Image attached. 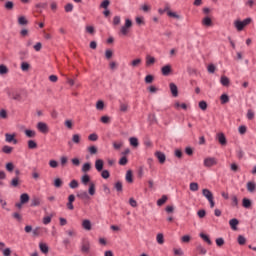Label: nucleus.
I'll use <instances>...</instances> for the list:
<instances>
[{
  "label": "nucleus",
  "mask_w": 256,
  "mask_h": 256,
  "mask_svg": "<svg viewBox=\"0 0 256 256\" xmlns=\"http://www.w3.org/2000/svg\"><path fill=\"white\" fill-rule=\"evenodd\" d=\"M131 27H133V21L127 18L125 20V24L120 28V35H123L124 37H126V35H129Z\"/></svg>",
  "instance_id": "obj_1"
},
{
  "label": "nucleus",
  "mask_w": 256,
  "mask_h": 256,
  "mask_svg": "<svg viewBox=\"0 0 256 256\" xmlns=\"http://www.w3.org/2000/svg\"><path fill=\"white\" fill-rule=\"evenodd\" d=\"M249 23H251V18H246L243 21L236 20L234 22V27H236L237 31H243V29H245Z\"/></svg>",
  "instance_id": "obj_2"
},
{
  "label": "nucleus",
  "mask_w": 256,
  "mask_h": 256,
  "mask_svg": "<svg viewBox=\"0 0 256 256\" xmlns=\"http://www.w3.org/2000/svg\"><path fill=\"white\" fill-rule=\"evenodd\" d=\"M36 129H38V131L40 133H43L44 135H47V133H49V126L45 122H38L36 125Z\"/></svg>",
  "instance_id": "obj_3"
},
{
  "label": "nucleus",
  "mask_w": 256,
  "mask_h": 256,
  "mask_svg": "<svg viewBox=\"0 0 256 256\" xmlns=\"http://www.w3.org/2000/svg\"><path fill=\"white\" fill-rule=\"evenodd\" d=\"M90 250H91V242H89V240H83L81 244V251L83 253H89Z\"/></svg>",
  "instance_id": "obj_4"
},
{
  "label": "nucleus",
  "mask_w": 256,
  "mask_h": 256,
  "mask_svg": "<svg viewBox=\"0 0 256 256\" xmlns=\"http://www.w3.org/2000/svg\"><path fill=\"white\" fill-rule=\"evenodd\" d=\"M214 165H217V159L208 157L204 160V167H213Z\"/></svg>",
  "instance_id": "obj_5"
},
{
  "label": "nucleus",
  "mask_w": 256,
  "mask_h": 256,
  "mask_svg": "<svg viewBox=\"0 0 256 256\" xmlns=\"http://www.w3.org/2000/svg\"><path fill=\"white\" fill-rule=\"evenodd\" d=\"M15 134H9V133H6L5 134V141L6 143H13V145H17L18 141L17 139H15Z\"/></svg>",
  "instance_id": "obj_6"
},
{
  "label": "nucleus",
  "mask_w": 256,
  "mask_h": 256,
  "mask_svg": "<svg viewBox=\"0 0 256 256\" xmlns=\"http://www.w3.org/2000/svg\"><path fill=\"white\" fill-rule=\"evenodd\" d=\"M216 139L218 140L220 145H227V138L225 137V134H223L222 132L217 134Z\"/></svg>",
  "instance_id": "obj_7"
},
{
  "label": "nucleus",
  "mask_w": 256,
  "mask_h": 256,
  "mask_svg": "<svg viewBox=\"0 0 256 256\" xmlns=\"http://www.w3.org/2000/svg\"><path fill=\"white\" fill-rule=\"evenodd\" d=\"M202 25L204 27H213V20L209 16H206L202 19Z\"/></svg>",
  "instance_id": "obj_8"
},
{
  "label": "nucleus",
  "mask_w": 256,
  "mask_h": 256,
  "mask_svg": "<svg viewBox=\"0 0 256 256\" xmlns=\"http://www.w3.org/2000/svg\"><path fill=\"white\" fill-rule=\"evenodd\" d=\"M155 157L158 158V161H159V163H161V164L165 163V160L167 159V157L165 156V153L160 152V151H157V152L155 153Z\"/></svg>",
  "instance_id": "obj_9"
},
{
  "label": "nucleus",
  "mask_w": 256,
  "mask_h": 256,
  "mask_svg": "<svg viewBox=\"0 0 256 256\" xmlns=\"http://www.w3.org/2000/svg\"><path fill=\"white\" fill-rule=\"evenodd\" d=\"M170 91L174 97H179V89L175 83H170Z\"/></svg>",
  "instance_id": "obj_10"
},
{
  "label": "nucleus",
  "mask_w": 256,
  "mask_h": 256,
  "mask_svg": "<svg viewBox=\"0 0 256 256\" xmlns=\"http://www.w3.org/2000/svg\"><path fill=\"white\" fill-rule=\"evenodd\" d=\"M103 165H104L103 160L97 159L95 161V169L96 171H98V173H101V171H103Z\"/></svg>",
  "instance_id": "obj_11"
},
{
  "label": "nucleus",
  "mask_w": 256,
  "mask_h": 256,
  "mask_svg": "<svg viewBox=\"0 0 256 256\" xmlns=\"http://www.w3.org/2000/svg\"><path fill=\"white\" fill-rule=\"evenodd\" d=\"M19 185H21V179H19L18 176L12 178V180L10 181V187L17 188L19 187Z\"/></svg>",
  "instance_id": "obj_12"
},
{
  "label": "nucleus",
  "mask_w": 256,
  "mask_h": 256,
  "mask_svg": "<svg viewBox=\"0 0 256 256\" xmlns=\"http://www.w3.org/2000/svg\"><path fill=\"white\" fill-rule=\"evenodd\" d=\"M202 195L207 199V201H211V199H213V193L207 188L202 190Z\"/></svg>",
  "instance_id": "obj_13"
},
{
  "label": "nucleus",
  "mask_w": 256,
  "mask_h": 256,
  "mask_svg": "<svg viewBox=\"0 0 256 256\" xmlns=\"http://www.w3.org/2000/svg\"><path fill=\"white\" fill-rule=\"evenodd\" d=\"M251 205H253V203L249 198L242 199V207H244V209H251Z\"/></svg>",
  "instance_id": "obj_14"
},
{
  "label": "nucleus",
  "mask_w": 256,
  "mask_h": 256,
  "mask_svg": "<svg viewBox=\"0 0 256 256\" xmlns=\"http://www.w3.org/2000/svg\"><path fill=\"white\" fill-rule=\"evenodd\" d=\"M246 187H247V191H249V193H255V191H256L255 182H252V181L248 182Z\"/></svg>",
  "instance_id": "obj_15"
},
{
  "label": "nucleus",
  "mask_w": 256,
  "mask_h": 256,
  "mask_svg": "<svg viewBox=\"0 0 256 256\" xmlns=\"http://www.w3.org/2000/svg\"><path fill=\"white\" fill-rule=\"evenodd\" d=\"M229 225L233 231H237V225H239V220L236 218H233L229 221Z\"/></svg>",
  "instance_id": "obj_16"
},
{
  "label": "nucleus",
  "mask_w": 256,
  "mask_h": 256,
  "mask_svg": "<svg viewBox=\"0 0 256 256\" xmlns=\"http://www.w3.org/2000/svg\"><path fill=\"white\" fill-rule=\"evenodd\" d=\"M162 71V75H164V77L169 76V74L171 73V65H165L164 67H162L161 69Z\"/></svg>",
  "instance_id": "obj_17"
},
{
  "label": "nucleus",
  "mask_w": 256,
  "mask_h": 256,
  "mask_svg": "<svg viewBox=\"0 0 256 256\" xmlns=\"http://www.w3.org/2000/svg\"><path fill=\"white\" fill-rule=\"evenodd\" d=\"M77 197L79 199H82V201H87L91 199V197H89V193H87L86 191L80 192L79 194H77Z\"/></svg>",
  "instance_id": "obj_18"
},
{
  "label": "nucleus",
  "mask_w": 256,
  "mask_h": 256,
  "mask_svg": "<svg viewBox=\"0 0 256 256\" xmlns=\"http://www.w3.org/2000/svg\"><path fill=\"white\" fill-rule=\"evenodd\" d=\"M90 182H91V177L88 174H84L81 177V183L84 184L85 186L89 185Z\"/></svg>",
  "instance_id": "obj_19"
},
{
  "label": "nucleus",
  "mask_w": 256,
  "mask_h": 256,
  "mask_svg": "<svg viewBox=\"0 0 256 256\" xmlns=\"http://www.w3.org/2000/svg\"><path fill=\"white\" fill-rule=\"evenodd\" d=\"M24 133H25L26 137H28L29 139H33L34 137L37 136V132H35V130L27 129L24 131Z\"/></svg>",
  "instance_id": "obj_20"
},
{
  "label": "nucleus",
  "mask_w": 256,
  "mask_h": 256,
  "mask_svg": "<svg viewBox=\"0 0 256 256\" xmlns=\"http://www.w3.org/2000/svg\"><path fill=\"white\" fill-rule=\"evenodd\" d=\"M154 63H155V57H153L151 55H147L146 56V66L151 67V65H154Z\"/></svg>",
  "instance_id": "obj_21"
},
{
  "label": "nucleus",
  "mask_w": 256,
  "mask_h": 256,
  "mask_svg": "<svg viewBox=\"0 0 256 256\" xmlns=\"http://www.w3.org/2000/svg\"><path fill=\"white\" fill-rule=\"evenodd\" d=\"M39 248H40V251L42 253H44V255H47V253H49V246H47V244L45 243H40L39 244Z\"/></svg>",
  "instance_id": "obj_22"
},
{
  "label": "nucleus",
  "mask_w": 256,
  "mask_h": 256,
  "mask_svg": "<svg viewBox=\"0 0 256 256\" xmlns=\"http://www.w3.org/2000/svg\"><path fill=\"white\" fill-rule=\"evenodd\" d=\"M200 237H201V239H203V241H205V243H207L208 245H213V242L211 241V238H209V236H207L205 233H200Z\"/></svg>",
  "instance_id": "obj_23"
},
{
  "label": "nucleus",
  "mask_w": 256,
  "mask_h": 256,
  "mask_svg": "<svg viewBox=\"0 0 256 256\" xmlns=\"http://www.w3.org/2000/svg\"><path fill=\"white\" fill-rule=\"evenodd\" d=\"M82 227H83V229H85L86 231H91V221H89V220H83V222H82Z\"/></svg>",
  "instance_id": "obj_24"
},
{
  "label": "nucleus",
  "mask_w": 256,
  "mask_h": 256,
  "mask_svg": "<svg viewBox=\"0 0 256 256\" xmlns=\"http://www.w3.org/2000/svg\"><path fill=\"white\" fill-rule=\"evenodd\" d=\"M2 153H5L6 155H10V153H13V147L7 146V145L3 146Z\"/></svg>",
  "instance_id": "obj_25"
},
{
  "label": "nucleus",
  "mask_w": 256,
  "mask_h": 256,
  "mask_svg": "<svg viewBox=\"0 0 256 256\" xmlns=\"http://www.w3.org/2000/svg\"><path fill=\"white\" fill-rule=\"evenodd\" d=\"M91 171V163L86 162L82 166V173H89Z\"/></svg>",
  "instance_id": "obj_26"
},
{
  "label": "nucleus",
  "mask_w": 256,
  "mask_h": 256,
  "mask_svg": "<svg viewBox=\"0 0 256 256\" xmlns=\"http://www.w3.org/2000/svg\"><path fill=\"white\" fill-rule=\"evenodd\" d=\"M20 202L22 204L29 203V194H27V193L21 194Z\"/></svg>",
  "instance_id": "obj_27"
},
{
  "label": "nucleus",
  "mask_w": 256,
  "mask_h": 256,
  "mask_svg": "<svg viewBox=\"0 0 256 256\" xmlns=\"http://www.w3.org/2000/svg\"><path fill=\"white\" fill-rule=\"evenodd\" d=\"M167 203V195H163L160 199L157 200L158 207L165 205Z\"/></svg>",
  "instance_id": "obj_28"
},
{
  "label": "nucleus",
  "mask_w": 256,
  "mask_h": 256,
  "mask_svg": "<svg viewBox=\"0 0 256 256\" xmlns=\"http://www.w3.org/2000/svg\"><path fill=\"white\" fill-rule=\"evenodd\" d=\"M87 151L90 153V155H97L98 149L97 146L92 145L87 148Z\"/></svg>",
  "instance_id": "obj_29"
},
{
  "label": "nucleus",
  "mask_w": 256,
  "mask_h": 256,
  "mask_svg": "<svg viewBox=\"0 0 256 256\" xmlns=\"http://www.w3.org/2000/svg\"><path fill=\"white\" fill-rule=\"evenodd\" d=\"M220 83L221 85H223L224 87H229V79L227 78V76H222L220 79Z\"/></svg>",
  "instance_id": "obj_30"
},
{
  "label": "nucleus",
  "mask_w": 256,
  "mask_h": 256,
  "mask_svg": "<svg viewBox=\"0 0 256 256\" xmlns=\"http://www.w3.org/2000/svg\"><path fill=\"white\" fill-rule=\"evenodd\" d=\"M41 205V199L34 197L31 202V207H39Z\"/></svg>",
  "instance_id": "obj_31"
},
{
  "label": "nucleus",
  "mask_w": 256,
  "mask_h": 256,
  "mask_svg": "<svg viewBox=\"0 0 256 256\" xmlns=\"http://www.w3.org/2000/svg\"><path fill=\"white\" fill-rule=\"evenodd\" d=\"M29 21L27 20V18H25V16H20L18 18V25H28Z\"/></svg>",
  "instance_id": "obj_32"
},
{
  "label": "nucleus",
  "mask_w": 256,
  "mask_h": 256,
  "mask_svg": "<svg viewBox=\"0 0 256 256\" xmlns=\"http://www.w3.org/2000/svg\"><path fill=\"white\" fill-rule=\"evenodd\" d=\"M4 7L5 9H7V11H13V7H15V4L13 3V1H7Z\"/></svg>",
  "instance_id": "obj_33"
},
{
  "label": "nucleus",
  "mask_w": 256,
  "mask_h": 256,
  "mask_svg": "<svg viewBox=\"0 0 256 256\" xmlns=\"http://www.w3.org/2000/svg\"><path fill=\"white\" fill-rule=\"evenodd\" d=\"M72 141L73 143H75L76 145H79L81 143V135L79 134H74L72 136Z\"/></svg>",
  "instance_id": "obj_34"
},
{
  "label": "nucleus",
  "mask_w": 256,
  "mask_h": 256,
  "mask_svg": "<svg viewBox=\"0 0 256 256\" xmlns=\"http://www.w3.org/2000/svg\"><path fill=\"white\" fill-rule=\"evenodd\" d=\"M126 181L127 183L133 182V172L131 170H128L126 173Z\"/></svg>",
  "instance_id": "obj_35"
},
{
  "label": "nucleus",
  "mask_w": 256,
  "mask_h": 256,
  "mask_svg": "<svg viewBox=\"0 0 256 256\" xmlns=\"http://www.w3.org/2000/svg\"><path fill=\"white\" fill-rule=\"evenodd\" d=\"M9 73V68L5 66V64L0 65V75H7Z\"/></svg>",
  "instance_id": "obj_36"
},
{
  "label": "nucleus",
  "mask_w": 256,
  "mask_h": 256,
  "mask_svg": "<svg viewBox=\"0 0 256 256\" xmlns=\"http://www.w3.org/2000/svg\"><path fill=\"white\" fill-rule=\"evenodd\" d=\"M89 195H95V183L90 182L89 183V189H88Z\"/></svg>",
  "instance_id": "obj_37"
},
{
  "label": "nucleus",
  "mask_w": 256,
  "mask_h": 256,
  "mask_svg": "<svg viewBox=\"0 0 256 256\" xmlns=\"http://www.w3.org/2000/svg\"><path fill=\"white\" fill-rule=\"evenodd\" d=\"M63 186V180H61V178H56L54 180V187H56L57 189L61 188Z\"/></svg>",
  "instance_id": "obj_38"
},
{
  "label": "nucleus",
  "mask_w": 256,
  "mask_h": 256,
  "mask_svg": "<svg viewBox=\"0 0 256 256\" xmlns=\"http://www.w3.org/2000/svg\"><path fill=\"white\" fill-rule=\"evenodd\" d=\"M130 145H132V147H139V140L136 137H131Z\"/></svg>",
  "instance_id": "obj_39"
},
{
  "label": "nucleus",
  "mask_w": 256,
  "mask_h": 256,
  "mask_svg": "<svg viewBox=\"0 0 256 256\" xmlns=\"http://www.w3.org/2000/svg\"><path fill=\"white\" fill-rule=\"evenodd\" d=\"M104 108H105V103L103 102V100H99L96 103V109H98V111H103Z\"/></svg>",
  "instance_id": "obj_40"
},
{
  "label": "nucleus",
  "mask_w": 256,
  "mask_h": 256,
  "mask_svg": "<svg viewBox=\"0 0 256 256\" xmlns=\"http://www.w3.org/2000/svg\"><path fill=\"white\" fill-rule=\"evenodd\" d=\"M220 101L222 105H225V103H229V96L227 94H222L220 97Z\"/></svg>",
  "instance_id": "obj_41"
},
{
  "label": "nucleus",
  "mask_w": 256,
  "mask_h": 256,
  "mask_svg": "<svg viewBox=\"0 0 256 256\" xmlns=\"http://www.w3.org/2000/svg\"><path fill=\"white\" fill-rule=\"evenodd\" d=\"M114 187L116 191H118V193H121V191H123V183H121V181L116 182Z\"/></svg>",
  "instance_id": "obj_42"
},
{
  "label": "nucleus",
  "mask_w": 256,
  "mask_h": 256,
  "mask_svg": "<svg viewBox=\"0 0 256 256\" xmlns=\"http://www.w3.org/2000/svg\"><path fill=\"white\" fill-rule=\"evenodd\" d=\"M190 191H199V184L197 182L190 183Z\"/></svg>",
  "instance_id": "obj_43"
},
{
  "label": "nucleus",
  "mask_w": 256,
  "mask_h": 256,
  "mask_svg": "<svg viewBox=\"0 0 256 256\" xmlns=\"http://www.w3.org/2000/svg\"><path fill=\"white\" fill-rule=\"evenodd\" d=\"M141 62H142L141 58H137L133 60L130 65L131 67H139L141 65Z\"/></svg>",
  "instance_id": "obj_44"
},
{
  "label": "nucleus",
  "mask_w": 256,
  "mask_h": 256,
  "mask_svg": "<svg viewBox=\"0 0 256 256\" xmlns=\"http://www.w3.org/2000/svg\"><path fill=\"white\" fill-rule=\"evenodd\" d=\"M122 147H123V141L113 142V148L116 151H119V149H121Z\"/></svg>",
  "instance_id": "obj_45"
},
{
  "label": "nucleus",
  "mask_w": 256,
  "mask_h": 256,
  "mask_svg": "<svg viewBox=\"0 0 256 256\" xmlns=\"http://www.w3.org/2000/svg\"><path fill=\"white\" fill-rule=\"evenodd\" d=\"M196 249L200 253V255H206L207 254V249H205L202 245H198Z\"/></svg>",
  "instance_id": "obj_46"
},
{
  "label": "nucleus",
  "mask_w": 256,
  "mask_h": 256,
  "mask_svg": "<svg viewBox=\"0 0 256 256\" xmlns=\"http://www.w3.org/2000/svg\"><path fill=\"white\" fill-rule=\"evenodd\" d=\"M156 241H157V243H159V245H163V243H165L163 234H157Z\"/></svg>",
  "instance_id": "obj_47"
},
{
  "label": "nucleus",
  "mask_w": 256,
  "mask_h": 256,
  "mask_svg": "<svg viewBox=\"0 0 256 256\" xmlns=\"http://www.w3.org/2000/svg\"><path fill=\"white\" fill-rule=\"evenodd\" d=\"M49 166H50L52 169H57V167H59V162H57V160H50V161H49Z\"/></svg>",
  "instance_id": "obj_48"
},
{
  "label": "nucleus",
  "mask_w": 256,
  "mask_h": 256,
  "mask_svg": "<svg viewBox=\"0 0 256 256\" xmlns=\"http://www.w3.org/2000/svg\"><path fill=\"white\" fill-rule=\"evenodd\" d=\"M28 148L29 149H37V142H35L34 140H29L28 141Z\"/></svg>",
  "instance_id": "obj_49"
},
{
  "label": "nucleus",
  "mask_w": 256,
  "mask_h": 256,
  "mask_svg": "<svg viewBox=\"0 0 256 256\" xmlns=\"http://www.w3.org/2000/svg\"><path fill=\"white\" fill-rule=\"evenodd\" d=\"M69 187H70V189H77V187H79V182H77V180H72L69 183Z\"/></svg>",
  "instance_id": "obj_50"
},
{
  "label": "nucleus",
  "mask_w": 256,
  "mask_h": 256,
  "mask_svg": "<svg viewBox=\"0 0 256 256\" xmlns=\"http://www.w3.org/2000/svg\"><path fill=\"white\" fill-rule=\"evenodd\" d=\"M113 25L114 26L121 25V16H114Z\"/></svg>",
  "instance_id": "obj_51"
},
{
  "label": "nucleus",
  "mask_w": 256,
  "mask_h": 256,
  "mask_svg": "<svg viewBox=\"0 0 256 256\" xmlns=\"http://www.w3.org/2000/svg\"><path fill=\"white\" fill-rule=\"evenodd\" d=\"M129 109V105L125 104V103H121L120 104V111L122 113H127V110Z\"/></svg>",
  "instance_id": "obj_52"
},
{
  "label": "nucleus",
  "mask_w": 256,
  "mask_h": 256,
  "mask_svg": "<svg viewBox=\"0 0 256 256\" xmlns=\"http://www.w3.org/2000/svg\"><path fill=\"white\" fill-rule=\"evenodd\" d=\"M238 243H239V245H245V243H247V239L244 238L243 235H239L238 236Z\"/></svg>",
  "instance_id": "obj_53"
},
{
  "label": "nucleus",
  "mask_w": 256,
  "mask_h": 256,
  "mask_svg": "<svg viewBox=\"0 0 256 256\" xmlns=\"http://www.w3.org/2000/svg\"><path fill=\"white\" fill-rule=\"evenodd\" d=\"M101 177L103 179H109V177H111V174L108 172V170H102Z\"/></svg>",
  "instance_id": "obj_54"
},
{
  "label": "nucleus",
  "mask_w": 256,
  "mask_h": 256,
  "mask_svg": "<svg viewBox=\"0 0 256 256\" xmlns=\"http://www.w3.org/2000/svg\"><path fill=\"white\" fill-rule=\"evenodd\" d=\"M199 108L202 110V111H206L207 110V102L206 101H200L199 102Z\"/></svg>",
  "instance_id": "obj_55"
},
{
  "label": "nucleus",
  "mask_w": 256,
  "mask_h": 256,
  "mask_svg": "<svg viewBox=\"0 0 256 256\" xmlns=\"http://www.w3.org/2000/svg\"><path fill=\"white\" fill-rule=\"evenodd\" d=\"M29 67H31V66L29 65V63H27V62H22V63H21V70H22V71H29Z\"/></svg>",
  "instance_id": "obj_56"
},
{
  "label": "nucleus",
  "mask_w": 256,
  "mask_h": 256,
  "mask_svg": "<svg viewBox=\"0 0 256 256\" xmlns=\"http://www.w3.org/2000/svg\"><path fill=\"white\" fill-rule=\"evenodd\" d=\"M254 118H255V112H253V110H248L247 111V119H249L251 121Z\"/></svg>",
  "instance_id": "obj_57"
},
{
  "label": "nucleus",
  "mask_w": 256,
  "mask_h": 256,
  "mask_svg": "<svg viewBox=\"0 0 256 256\" xmlns=\"http://www.w3.org/2000/svg\"><path fill=\"white\" fill-rule=\"evenodd\" d=\"M105 57H106V59H111V57H113V50H111V49H107L106 51H105Z\"/></svg>",
  "instance_id": "obj_58"
},
{
  "label": "nucleus",
  "mask_w": 256,
  "mask_h": 256,
  "mask_svg": "<svg viewBox=\"0 0 256 256\" xmlns=\"http://www.w3.org/2000/svg\"><path fill=\"white\" fill-rule=\"evenodd\" d=\"M127 163H129V160L125 156L120 158L119 165L125 166V165H127Z\"/></svg>",
  "instance_id": "obj_59"
},
{
  "label": "nucleus",
  "mask_w": 256,
  "mask_h": 256,
  "mask_svg": "<svg viewBox=\"0 0 256 256\" xmlns=\"http://www.w3.org/2000/svg\"><path fill=\"white\" fill-rule=\"evenodd\" d=\"M14 169L15 165H13V163L9 162L6 164V170L9 171V173H11Z\"/></svg>",
  "instance_id": "obj_60"
},
{
  "label": "nucleus",
  "mask_w": 256,
  "mask_h": 256,
  "mask_svg": "<svg viewBox=\"0 0 256 256\" xmlns=\"http://www.w3.org/2000/svg\"><path fill=\"white\" fill-rule=\"evenodd\" d=\"M89 141H97L99 139V136L95 133H92L88 136Z\"/></svg>",
  "instance_id": "obj_61"
},
{
  "label": "nucleus",
  "mask_w": 256,
  "mask_h": 256,
  "mask_svg": "<svg viewBox=\"0 0 256 256\" xmlns=\"http://www.w3.org/2000/svg\"><path fill=\"white\" fill-rule=\"evenodd\" d=\"M65 11H66V13H71V11H73V4H71V3L66 4Z\"/></svg>",
  "instance_id": "obj_62"
},
{
  "label": "nucleus",
  "mask_w": 256,
  "mask_h": 256,
  "mask_svg": "<svg viewBox=\"0 0 256 256\" xmlns=\"http://www.w3.org/2000/svg\"><path fill=\"white\" fill-rule=\"evenodd\" d=\"M0 119H7V110L5 109L0 110Z\"/></svg>",
  "instance_id": "obj_63"
},
{
  "label": "nucleus",
  "mask_w": 256,
  "mask_h": 256,
  "mask_svg": "<svg viewBox=\"0 0 256 256\" xmlns=\"http://www.w3.org/2000/svg\"><path fill=\"white\" fill-rule=\"evenodd\" d=\"M153 79H154L153 75H147L145 77V83H147V84L153 83Z\"/></svg>",
  "instance_id": "obj_64"
}]
</instances>
